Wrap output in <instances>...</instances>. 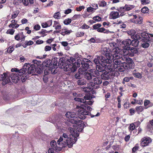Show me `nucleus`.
<instances>
[{"mask_svg": "<svg viewBox=\"0 0 153 153\" xmlns=\"http://www.w3.org/2000/svg\"><path fill=\"white\" fill-rule=\"evenodd\" d=\"M58 58H52V60L50 59L46 60L43 62L41 64L40 61L34 60L33 62L34 64L36 65L37 67V73L38 74H40L42 73L44 71V74L45 75H48L51 71V73L55 74L57 72L56 69L59 67L61 69H63L66 71H71L72 72L73 69L74 62L76 61V58H70L66 61L64 59V58H60L59 62H57Z\"/></svg>", "mask_w": 153, "mask_h": 153, "instance_id": "nucleus-1", "label": "nucleus"}, {"mask_svg": "<svg viewBox=\"0 0 153 153\" xmlns=\"http://www.w3.org/2000/svg\"><path fill=\"white\" fill-rule=\"evenodd\" d=\"M37 67L35 64L30 65L29 63H25L23 68L19 70L17 68H13L11 69L12 72H15V73L10 74V77L12 81L16 83L20 79L22 82H25L29 77V74L31 75H37Z\"/></svg>", "mask_w": 153, "mask_h": 153, "instance_id": "nucleus-2", "label": "nucleus"}, {"mask_svg": "<svg viewBox=\"0 0 153 153\" xmlns=\"http://www.w3.org/2000/svg\"><path fill=\"white\" fill-rule=\"evenodd\" d=\"M120 50L119 47H116L113 49V51L111 53H105V56L107 57L108 56V57H123V56H128L132 57L134 56L135 54H137L138 52L137 49L133 47L125 51L123 50L119 51V52H117L118 51Z\"/></svg>", "mask_w": 153, "mask_h": 153, "instance_id": "nucleus-3", "label": "nucleus"}, {"mask_svg": "<svg viewBox=\"0 0 153 153\" xmlns=\"http://www.w3.org/2000/svg\"><path fill=\"white\" fill-rule=\"evenodd\" d=\"M93 102L92 101H84L83 104L81 105L80 106H77V108H78L79 107H80V109L78 110V114H81L82 115H90L91 117L92 118L95 116L97 117L100 115V114L98 112L95 115H92L91 113L88 111H91L92 110V108L88 106V105H92Z\"/></svg>", "mask_w": 153, "mask_h": 153, "instance_id": "nucleus-4", "label": "nucleus"}, {"mask_svg": "<svg viewBox=\"0 0 153 153\" xmlns=\"http://www.w3.org/2000/svg\"><path fill=\"white\" fill-rule=\"evenodd\" d=\"M81 59H78L76 62H75L74 63L73 69H72V72L76 71L77 68L79 67L80 64L82 65V66L80 68H81L82 71H86L88 69L90 68V66L91 65L92 63L90 60L85 58H79Z\"/></svg>", "mask_w": 153, "mask_h": 153, "instance_id": "nucleus-5", "label": "nucleus"}, {"mask_svg": "<svg viewBox=\"0 0 153 153\" xmlns=\"http://www.w3.org/2000/svg\"><path fill=\"white\" fill-rule=\"evenodd\" d=\"M126 59V62H123L122 64L117 66L116 70L118 71L123 72L126 70H128L134 67V64L131 58H122V59Z\"/></svg>", "mask_w": 153, "mask_h": 153, "instance_id": "nucleus-6", "label": "nucleus"}, {"mask_svg": "<svg viewBox=\"0 0 153 153\" xmlns=\"http://www.w3.org/2000/svg\"><path fill=\"white\" fill-rule=\"evenodd\" d=\"M64 139V143L65 144L63 143V147H65L68 146L69 148H71L72 147L74 144L75 143L77 140V138L76 137L71 136V135L69 134L68 135L66 133H63L62 136Z\"/></svg>", "mask_w": 153, "mask_h": 153, "instance_id": "nucleus-7", "label": "nucleus"}, {"mask_svg": "<svg viewBox=\"0 0 153 153\" xmlns=\"http://www.w3.org/2000/svg\"><path fill=\"white\" fill-rule=\"evenodd\" d=\"M65 116L67 117L68 118L69 122L73 124L76 122L77 121H79L78 120H80V116L79 117L75 113L72 112H67L65 114Z\"/></svg>", "mask_w": 153, "mask_h": 153, "instance_id": "nucleus-8", "label": "nucleus"}, {"mask_svg": "<svg viewBox=\"0 0 153 153\" xmlns=\"http://www.w3.org/2000/svg\"><path fill=\"white\" fill-rule=\"evenodd\" d=\"M80 116V120H79V121H77L76 122L74 123V124L77 125L76 126V130L78 132L82 131L85 126V124L81 120V119H84L86 118V115H82L81 114H79Z\"/></svg>", "mask_w": 153, "mask_h": 153, "instance_id": "nucleus-9", "label": "nucleus"}, {"mask_svg": "<svg viewBox=\"0 0 153 153\" xmlns=\"http://www.w3.org/2000/svg\"><path fill=\"white\" fill-rule=\"evenodd\" d=\"M80 116V120H79V121H77L76 122L74 123V124L77 125L76 126V130L78 132L82 131L85 126V124L81 120V119H84L86 118V115H82L81 114H79Z\"/></svg>", "mask_w": 153, "mask_h": 153, "instance_id": "nucleus-10", "label": "nucleus"}, {"mask_svg": "<svg viewBox=\"0 0 153 153\" xmlns=\"http://www.w3.org/2000/svg\"><path fill=\"white\" fill-rule=\"evenodd\" d=\"M80 116V120H79V121H77L76 122L74 123V124L77 125L76 126V130L78 132L82 131L85 126V124L81 120V119H84L86 118V115H82L81 114H79Z\"/></svg>", "mask_w": 153, "mask_h": 153, "instance_id": "nucleus-11", "label": "nucleus"}, {"mask_svg": "<svg viewBox=\"0 0 153 153\" xmlns=\"http://www.w3.org/2000/svg\"><path fill=\"white\" fill-rule=\"evenodd\" d=\"M102 79L100 77H95L93 79V81L90 83V85L94 88H98L102 83Z\"/></svg>", "mask_w": 153, "mask_h": 153, "instance_id": "nucleus-12", "label": "nucleus"}, {"mask_svg": "<svg viewBox=\"0 0 153 153\" xmlns=\"http://www.w3.org/2000/svg\"><path fill=\"white\" fill-rule=\"evenodd\" d=\"M1 75H2L1 79V81L2 82V85H5L10 82V74L9 73H4Z\"/></svg>", "mask_w": 153, "mask_h": 153, "instance_id": "nucleus-13", "label": "nucleus"}, {"mask_svg": "<svg viewBox=\"0 0 153 153\" xmlns=\"http://www.w3.org/2000/svg\"><path fill=\"white\" fill-rule=\"evenodd\" d=\"M131 40L129 39H126L125 40L123 41L122 42L123 44L122 47L123 49L121 50L120 48H119L120 50V51L123 50H124L125 51L126 50H129L130 48L129 46L131 45ZM119 51H118L117 52H119Z\"/></svg>", "mask_w": 153, "mask_h": 153, "instance_id": "nucleus-14", "label": "nucleus"}, {"mask_svg": "<svg viewBox=\"0 0 153 153\" xmlns=\"http://www.w3.org/2000/svg\"><path fill=\"white\" fill-rule=\"evenodd\" d=\"M152 142V139L149 137H145L141 139L140 141L141 146L143 147L149 145V144Z\"/></svg>", "mask_w": 153, "mask_h": 153, "instance_id": "nucleus-15", "label": "nucleus"}, {"mask_svg": "<svg viewBox=\"0 0 153 153\" xmlns=\"http://www.w3.org/2000/svg\"><path fill=\"white\" fill-rule=\"evenodd\" d=\"M102 60H106V62L107 63L109 64L107 66V68L110 71H113L114 70H116L117 65L116 66L114 63L111 64V60L108 59V58H101Z\"/></svg>", "mask_w": 153, "mask_h": 153, "instance_id": "nucleus-16", "label": "nucleus"}, {"mask_svg": "<svg viewBox=\"0 0 153 153\" xmlns=\"http://www.w3.org/2000/svg\"><path fill=\"white\" fill-rule=\"evenodd\" d=\"M142 47L145 48H148L151 43V41L148 38H143L140 41Z\"/></svg>", "mask_w": 153, "mask_h": 153, "instance_id": "nucleus-17", "label": "nucleus"}, {"mask_svg": "<svg viewBox=\"0 0 153 153\" xmlns=\"http://www.w3.org/2000/svg\"><path fill=\"white\" fill-rule=\"evenodd\" d=\"M70 133V135H71V136L73 137H78L79 136V134L77 131L76 130H75L74 128L71 127H69L68 129Z\"/></svg>", "mask_w": 153, "mask_h": 153, "instance_id": "nucleus-18", "label": "nucleus"}, {"mask_svg": "<svg viewBox=\"0 0 153 153\" xmlns=\"http://www.w3.org/2000/svg\"><path fill=\"white\" fill-rule=\"evenodd\" d=\"M109 71H107L106 70H103L102 71V74H101V78L104 80H108L110 79Z\"/></svg>", "mask_w": 153, "mask_h": 153, "instance_id": "nucleus-19", "label": "nucleus"}, {"mask_svg": "<svg viewBox=\"0 0 153 153\" xmlns=\"http://www.w3.org/2000/svg\"><path fill=\"white\" fill-rule=\"evenodd\" d=\"M84 72V71H82L81 68H79L78 71L74 75L75 78L77 79L82 78L83 77Z\"/></svg>", "mask_w": 153, "mask_h": 153, "instance_id": "nucleus-20", "label": "nucleus"}, {"mask_svg": "<svg viewBox=\"0 0 153 153\" xmlns=\"http://www.w3.org/2000/svg\"><path fill=\"white\" fill-rule=\"evenodd\" d=\"M110 79L113 78L114 77H117L120 75V73L116 70L109 71Z\"/></svg>", "mask_w": 153, "mask_h": 153, "instance_id": "nucleus-21", "label": "nucleus"}, {"mask_svg": "<svg viewBox=\"0 0 153 153\" xmlns=\"http://www.w3.org/2000/svg\"><path fill=\"white\" fill-rule=\"evenodd\" d=\"M134 19H131L130 20L131 22L136 24L141 25L143 22V19L141 17L139 16L136 20H134Z\"/></svg>", "mask_w": 153, "mask_h": 153, "instance_id": "nucleus-22", "label": "nucleus"}, {"mask_svg": "<svg viewBox=\"0 0 153 153\" xmlns=\"http://www.w3.org/2000/svg\"><path fill=\"white\" fill-rule=\"evenodd\" d=\"M92 76L91 73L84 71L83 74L84 77L88 80V81H90L92 79Z\"/></svg>", "mask_w": 153, "mask_h": 153, "instance_id": "nucleus-23", "label": "nucleus"}, {"mask_svg": "<svg viewBox=\"0 0 153 153\" xmlns=\"http://www.w3.org/2000/svg\"><path fill=\"white\" fill-rule=\"evenodd\" d=\"M112 18L115 19L119 17V14L118 12L117 11H112L110 14Z\"/></svg>", "mask_w": 153, "mask_h": 153, "instance_id": "nucleus-24", "label": "nucleus"}, {"mask_svg": "<svg viewBox=\"0 0 153 153\" xmlns=\"http://www.w3.org/2000/svg\"><path fill=\"white\" fill-rule=\"evenodd\" d=\"M19 11L18 10H16L13 11L11 14V19H14L16 18L19 14Z\"/></svg>", "mask_w": 153, "mask_h": 153, "instance_id": "nucleus-25", "label": "nucleus"}, {"mask_svg": "<svg viewBox=\"0 0 153 153\" xmlns=\"http://www.w3.org/2000/svg\"><path fill=\"white\" fill-rule=\"evenodd\" d=\"M90 72L92 76L94 77H96L98 76L100 74L99 72L96 69L91 70Z\"/></svg>", "mask_w": 153, "mask_h": 153, "instance_id": "nucleus-26", "label": "nucleus"}, {"mask_svg": "<svg viewBox=\"0 0 153 153\" xmlns=\"http://www.w3.org/2000/svg\"><path fill=\"white\" fill-rule=\"evenodd\" d=\"M109 59H111V58H109ZM112 59L113 60V63L114 64V65H115L116 66H118V65H120L121 64H122V62H121V61L120 60V59H121V58H118L117 59H114V58H112Z\"/></svg>", "mask_w": 153, "mask_h": 153, "instance_id": "nucleus-27", "label": "nucleus"}, {"mask_svg": "<svg viewBox=\"0 0 153 153\" xmlns=\"http://www.w3.org/2000/svg\"><path fill=\"white\" fill-rule=\"evenodd\" d=\"M61 32V30L57 32V33H60L63 36H65L66 34H69L71 33L72 31L71 30H65V31Z\"/></svg>", "mask_w": 153, "mask_h": 153, "instance_id": "nucleus-28", "label": "nucleus"}, {"mask_svg": "<svg viewBox=\"0 0 153 153\" xmlns=\"http://www.w3.org/2000/svg\"><path fill=\"white\" fill-rule=\"evenodd\" d=\"M77 83L78 85H82L85 84L86 82L83 79L81 78L78 79Z\"/></svg>", "mask_w": 153, "mask_h": 153, "instance_id": "nucleus-29", "label": "nucleus"}, {"mask_svg": "<svg viewBox=\"0 0 153 153\" xmlns=\"http://www.w3.org/2000/svg\"><path fill=\"white\" fill-rule=\"evenodd\" d=\"M34 0H22V1L23 4L25 6H27L29 4V1L30 4H33L34 3Z\"/></svg>", "mask_w": 153, "mask_h": 153, "instance_id": "nucleus-30", "label": "nucleus"}, {"mask_svg": "<svg viewBox=\"0 0 153 153\" xmlns=\"http://www.w3.org/2000/svg\"><path fill=\"white\" fill-rule=\"evenodd\" d=\"M136 111L138 114H140L144 110V107L143 106H137L136 108Z\"/></svg>", "mask_w": 153, "mask_h": 153, "instance_id": "nucleus-31", "label": "nucleus"}, {"mask_svg": "<svg viewBox=\"0 0 153 153\" xmlns=\"http://www.w3.org/2000/svg\"><path fill=\"white\" fill-rule=\"evenodd\" d=\"M50 144L51 146L52 147V148L55 149L56 150H58V148L57 147L56 143L55 140H53L50 143Z\"/></svg>", "mask_w": 153, "mask_h": 153, "instance_id": "nucleus-32", "label": "nucleus"}, {"mask_svg": "<svg viewBox=\"0 0 153 153\" xmlns=\"http://www.w3.org/2000/svg\"><path fill=\"white\" fill-rule=\"evenodd\" d=\"M97 31L99 32L104 33H109V31L105 29L104 28L102 27L99 28L97 29Z\"/></svg>", "mask_w": 153, "mask_h": 153, "instance_id": "nucleus-33", "label": "nucleus"}, {"mask_svg": "<svg viewBox=\"0 0 153 153\" xmlns=\"http://www.w3.org/2000/svg\"><path fill=\"white\" fill-rule=\"evenodd\" d=\"M139 43L138 40L136 39H134L131 41V44L132 46L136 47L138 46Z\"/></svg>", "mask_w": 153, "mask_h": 153, "instance_id": "nucleus-34", "label": "nucleus"}, {"mask_svg": "<svg viewBox=\"0 0 153 153\" xmlns=\"http://www.w3.org/2000/svg\"><path fill=\"white\" fill-rule=\"evenodd\" d=\"M98 8V6L97 4H96V7L93 8L91 7H88L87 9V11L88 12H94V10L97 9Z\"/></svg>", "mask_w": 153, "mask_h": 153, "instance_id": "nucleus-35", "label": "nucleus"}, {"mask_svg": "<svg viewBox=\"0 0 153 153\" xmlns=\"http://www.w3.org/2000/svg\"><path fill=\"white\" fill-rule=\"evenodd\" d=\"M135 126L133 123L131 124L128 127V130L130 132H131L135 129Z\"/></svg>", "mask_w": 153, "mask_h": 153, "instance_id": "nucleus-36", "label": "nucleus"}, {"mask_svg": "<svg viewBox=\"0 0 153 153\" xmlns=\"http://www.w3.org/2000/svg\"><path fill=\"white\" fill-rule=\"evenodd\" d=\"M92 98V97L91 96V95H90V94H87L85 95L84 97V99H84V101H86V100H91Z\"/></svg>", "mask_w": 153, "mask_h": 153, "instance_id": "nucleus-37", "label": "nucleus"}, {"mask_svg": "<svg viewBox=\"0 0 153 153\" xmlns=\"http://www.w3.org/2000/svg\"><path fill=\"white\" fill-rule=\"evenodd\" d=\"M96 68L99 72H102V71L103 70L102 67H101V64L97 65L96 66Z\"/></svg>", "mask_w": 153, "mask_h": 153, "instance_id": "nucleus-38", "label": "nucleus"}, {"mask_svg": "<svg viewBox=\"0 0 153 153\" xmlns=\"http://www.w3.org/2000/svg\"><path fill=\"white\" fill-rule=\"evenodd\" d=\"M140 35L143 38H146L147 37L149 38V34L146 32L141 33L140 34Z\"/></svg>", "mask_w": 153, "mask_h": 153, "instance_id": "nucleus-39", "label": "nucleus"}, {"mask_svg": "<svg viewBox=\"0 0 153 153\" xmlns=\"http://www.w3.org/2000/svg\"><path fill=\"white\" fill-rule=\"evenodd\" d=\"M149 9L147 7H144L141 10V11L142 13H147L149 12Z\"/></svg>", "mask_w": 153, "mask_h": 153, "instance_id": "nucleus-40", "label": "nucleus"}, {"mask_svg": "<svg viewBox=\"0 0 153 153\" xmlns=\"http://www.w3.org/2000/svg\"><path fill=\"white\" fill-rule=\"evenodd\" d=\"M15 30L13 29H9L7 30L6 33L7 34H10L11 35L13 34Z\"/></svg>", "mask_w": 153, "mask_h": 153, "instance_id": "nucleus-41", "label": "nucleus"}, {"mask_svg": "<svg viewBox=\"0 0 153 153\" xmlns=\"http://www.w3.org/2000/svg\"><path fill=\"white\" fill-rule=\"evenodd\" d=\"M136 33V31L134 30H131L128 31V33L131 36H134Z\"/></svg>", "mask_w": 153, "mask_h": 153, "instance_id": "nucleus-42", "label": "nucleus"}, {"mask_svg": "<svg viewBox=\"0 0 153 153\" xmlns=\"http://www.w3.org/2000/svg\"><path fill=\"white\" fill-rule=\"evenodd\" d=\"M25 43V46L24 45H23L24 47L25 48L27 45H31L33 44V42L32 41H29L27 42L26 41Z\"/></svg>", "mask_w": 153, "mask_h": 153, "instance_id": "nucleus-43", "label": "nucleus"}, {"mask_svg": "<svg viewBox=\"0 0 153 153\" xmlns=\"http://www.w3.org/2000/svg\"><path fill=\"white\" fill-rule=\"evenodd\" d=\"M150 104L151 102L149 100L147 99H146L144 100V105L145 107H146Z\"/></svg>", "mask_w": 153, "mask_h": 153, "instance_id": "nucleus-44", "label": "nucleus"}, {"mask_svg": "<svg viewBox=\"0 0 153 153\" xmlns=\"http://www.w3.org/2000/svg\"><path fill=\"white\" fill-rule=\"evenodd\" d=\"M71 19H65L64 21V23L65 25H68L71 23Z\"/></svg>", "mask_w": 153, "mask_h": 153, "instance_id": "nucleus-45", "label": "nucleus"}, {"mask_svg": "<svg viewBox=\"0 0 153 153\" xmlns=\"http://www.w3.org/2000/svg\"><path fill=\"white\" fill-rule=\"evenodd\" d=\"M132 6L126 5L123 8L126 11H128L132 9V7H131Z\"/></svg>", "mask_w": 153, "mask_h": 153, "instance_id": "nucleus-46", "label": "nucleus"}, {"mask_svg": "<svg viewBox=\"0 0 153 153\" xmlns=\"http://www.w3.org/2000/svg\"><path fill=\"white\" fill-rule=\"evenodd\" d=\"M93 20L97 22L100 21L101 20V18L99 16H94L93 18Z\"/></svg>", "mask_w": 153, "mask_h": 153, "instance_id": "nucleus-47", "label": "nucleus"}, {"mask_svg": "<svg viewBox=\"0 0 153 153\" xmlns=\"http://www.w3.org/2000/svg\"><path fill=\"white\" fill-rule=\"evenodd\" d=\"M139 148L138 144L137 143L132 149V152H135Z\"/></svg>", "mask_w": 153, "mask_h": 153, "instance_id": "nucleus-48", "label": "nucleus"}, {"mask_svg": "<svg viewBox=\"0 0 153 153\" xmlns=\"http://www.w3.org/2000/svg\"><path fill=\"white\" fill-rule=\"evenodd\" d=\"M102 26L100 24H97L93 25V27L94 29H97Z\"/></svg>", "mask_w": 153, "mask_h": 153, "instance_id": "nucleus-49", "label": "nucleus"}, {"mask_svg": "<svg viewBox=\"0 0 153 153\" xmlns=\"http://www.w3.org/2000/svg\"><path fill=\"white\" fill-rule=\"evenodd\" d=\"M60 16V13L59 12L56 13L53 16L54 18L56 19H59Z\"/></svg>", "mask_w": 153, "mask_h": 153, "instance_id": "nucleus-50", "label": "nucleus"}, {"mask_svg": "<svg viewBox=\"0 0 153 153\" xmlns=\"http://www.w3.org/2000/svg\"><path fill=\"white\" fill-rule=\"evenodd\" d=\"M74 100L76 101L80 102L82 103H83L84 101V99H83V98H81L78 97H76L74 98Z\"/></svg>", "mask_w": 153, "mask_h": 153, "instance_id": "nucleus-51", "label": "nucleus"}, {"mask_svg": "<svg viewBox=\"0 0 153 153\" xmlns=\"http://www.w3.org/2000/svg\"><path fill=\"white\" fill-rule=\"evenodd\" d=\"M99 5L100 6H105L106 4V3L104 1H100L99 3Z\"/></svg>", "mask_w": 153, "mask_h": 153, "instance_id": "nucleus-52", "label": "nucleus"}, {"mask_svg": "<svg viewBox=\"0 0 153 153\" xmlns=\"http://www.w3.org/2000/svg\"><path fill=\"white\" fill-rule=\"evenodd\" d=\"M98 58H95L94 60V62L96 65H100L101 64L99 59H98Z\"/></svg>", "mask_w": 153, "mask_h": 153, "instance_id": "nucleus-53", "label": "nucleus"}, {"mask_svg": "<svg viewBox=\"0 0 153 153\" xmlns=\"http://www.w3.org/2000/svg\"><path fill=\"white\" fill-rule=\"evenodd\" d=\"M84 33L83 32H79L76 34V36L77 37H81L83 36Z\"/></svg>", "mask_w": 153, "mask_h": 153, "instance_id": "nucleus-54", "label": "nucleus"}, {"mask_svg": "<svg viewBox=\"0 0 153 153\" xmlns=\"http://www.w3.org/2000/svg\"><path fill=\"white\" fill-rule=\"evenodd\" d=\"M129 81V77H125L124 78L122 83L123 84H125V82H127Z\"/></svg>", "mask_w": 153, "mask_h": 153, "instance_id": "nucleus-55", "label": "nucleus"}, {"mask_svg": "<svg viewBox=\"0 0 153 153\" xmlns=\"http://www.w3.org/2000/svg\"><path fill=\"white\" fill-rule=\"evenodd\" d=\"M80 15H75L72 18L73 20H75L77 19L80 18Z\"/></svg>", "mask_w": 153, "mask_h": 153, "instance_id": "nucleus-56", "label": "nucleus"}, {"mask_svg": "<svg viewBox=\"0 0 153 153\" xmlns=\"http://www.w3.org/2000/svg\"><path fill=\"white\" fill-rule=\"evenodd\" d=\"M134 76L138 78H141V75L139 73H137L134 74Z\"/></svg>", "mask_w": 153, "mask_h": 153, "instance_id": "nucleus-57", "label": "nucleus"}, {"mask_svg": "<svg viewBox=\"0 0 153 153\" xmlns=\"http://www.w3.org/2000/svg\"><path fill=\"white\" fill-rule=\"evenodd\" d=\"M46 22L47 27H49L52 25V20H50Z\"/></svg>", "mask_w": 153, "mask_h": 153, "instance_id": "nucleus-58", "label": "nucleus"}, {"mask_svg": "<svg viewBox=\"0 0 153 153\" xmlns=\"http://www.w3.org/2000/svg\"><path fill=\"white\" fill-rule=\"evenodd\" d=\"M51 47L50 46H48V45H47V46H45V49H44L45 51H50L51 50Z\"/></svg>", "mask_w": 153, "mask_h": 153, "instance_id": "nucleus-59", "label": "nucleus"}, {"mask_svg": "<svg viewBox=\"0 0 153 153\" xmlns=\"http://www.w3.org/2000/svg\"><path fill=\"white\" fill-rule=\"evenodd\" d=\"M20 33L18 34L15 36V39L18 41L20 40Z\"/></svg>", "mask_w": 153, "mask_h": 153, "instance_id": "nucleus-60", "label": "nucleus"}, {"mask_svg": "<svg viewBox=\"0 0 153 153\" xmlns=\"http://www.w3.org/2000/svg\"><path fill=\"white\" fill-rule=\"evenodd\" d=\"M141 2L142 4H149V0H141Z\"/></svg>", "mask_w": 153, "mask_h": 153, "instance_id": "nucleus-61", "label": "nucleus"}, {"mask_svg": "<svg viewBox=\"0 0 153 153\" xmlns=\"http://www.w3.org/2000/svg\"><path fill=\"white\" fill-rule=\"evenodd\" d=\"M62 141L64 142V139L63 137H60L59 139L58 140L57 143L59 145L60 144V143Z\"/></svg>", "mask_w": 153, "mask_h": 153, "instance_id": "nucleus-62", "label": "nucleus"}, {"mask_svg": "<svg viewBox=\"0 0 153 153\" xmlns=\"http://www.w3.org/2000/svg\"><path fill=\"white\" fill-rule=\"evenodd\" d=\"M131 115H133L135 113V110L133 108H131L129 110Z\"/></svg>", "mask_w": 153, "mask_h": 153, "instance_id": "nucleus-63", "label": "nucleus"}, {"mask_svg": "<svg viewBox=\"0 0 153 153\" xmlns=\"http://www.w3.org/2000/svg\"><path fill=\"white\" fill-rule=\"evenodd\" d=\"M89 42L91 43H94L96 42V40L94 38H92L88 40Z\"/></svg>", "mask_w": 153, "mask_h": 153, "instance_id": "nucleus-64", "label": "nucleus"}]
</instances>
